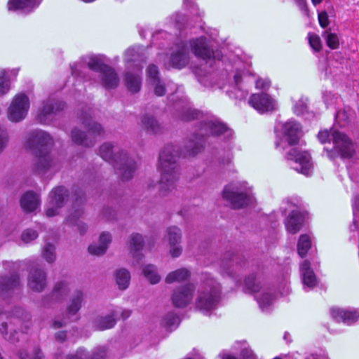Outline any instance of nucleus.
<instances>
[{
    "label": "nucleus",
    "instance_id": "obj_53",
    "mask_svg": "<svg viewBox=\"0 0 359 359\" xmlns=\"http://www.w3.org/2000/svg\"><path fill=\"white\" fill-rule=\"evenodd\" d=\"M153 85L155 86L154 87V93L157 96H162L165 93V87L163 84L161 83L159 79L157 80V81L151 82Z\"/></svg>",
    "mask_w": 359,
    "mask_h": 359
},
{
    "label": "nucleus",
    "instance_id": "obj_39",
    "mask_svg": "<svg viewBox=\"0 0 359 359\" xmlns=\"http://www.w3.org/2000/svg\"><path fill=\"white\" fill-rule=\"evenodd\" d=\"M311 247V241L307 235H302L299 237L298 244H297V250L299 255L303 257L306 256L308 250Z\"/></svg>",
    "mask_w": 359,
    "mask_h": 359
},
{
    "label": "nucleus",
    "instance_id": "obj_12",
    "mask_svg": "<svg viewBox=\"0 0 359 359\" xmlns=\"http://www.w3.org/2000/svg\"><path fill=\"white\" fill-rule=\"evenodd\" d=\"M287 158L293 160L298 164L295 169L306 176L312 175V157L307 151H298L292 149L287 154Z\"/></svg>",
    "mask_w": 359,
    "mask_h": 359
},
{
    "label": "nucleus",
    "instance_id": "obj_4",
    "mask_svg": "<svg viewBox=\"0 0 359 359\" xmlns=\"http://www.w3.org/2000/svg\"><path fill=\"white\" fill-rule=\"evenodd\" d=\"M220 299V284L210 275H203L196 299V307L203 311L213 310L217 306Z\"/></svg>",
    "mask_w": 359,
    "mask_h": 359
},
{
    "label": "nucleus",
    "instance_id": "obj_46",
    "mask_svg": "<svg viewBox=\"0 0 359 359\" xmlns=\"http://www.w3.org/2000/svg\"><path fill=\"white\" fill-rule=\"evenodd\" d=\"M245 285L246 287L252 292H257L261 288L259 283L256 282L254 276L247 277L245 280Z\"/></svg>",
    "mask_w": 359,
    "mask_h": 359
},
{
    "label": "nucleus",
    "instance_id": "obj_63",
    "mask_svg": "<svg viewBox=\"0 0 359 359\" xmlns=\"http://www.w3.org/2000/svg\"><path fill=\"white\" fill-rule=\"evenodd\" d=\"M131 315V311L128 310V309H123L121 312V318L123 320H126L128 318H129Z\"/></svg>",
    "mask_w": 359,
    "mask_h": 359
},
{
    "label": "nucleus",
    "instance_id": "obj_40",
    "mask_svg": "<svg viewBox=\"0 0 359 359\" xmlns=\"http://www.w3.org/2000/svg\"><path fill=\"white\" fill-rule=\"evenodd\" d=\"M142 125L145 129L151 133H157L160 131L161 127L158 123L151 116H144L142 118Z\"/></svg>",
    "mask_w": 359,
    "mask_h": 359
},
{
    "label": "nucleus",
    "instance_id": "obj_43",
    "mask_svg": "<svg viewBox=\"0 0 359 359\" xmlns=\"http://www.w3.org/2000/svg\"><path fill=\"white\" fill-rule=\"evenodd\" d=\"M256 299L262 310L266 309L274 299L273 295L268 292L263 293L259 296H256Z\"/></svg>",
    "mask_w": 359,
    "mask_h": 359
},
{
    "label": "nucleus",
    "instance_id": "obj_25",
    "mask_svg": "<svg viewBox=\"0 0 359 359\" xmlns=\"http://www.w3.org/2000/svg\"><path fill=\"white\" fill-rule=\"evenodd\" d=\"M304 222L302 213L299 211H292L285 219V226L288 233L294 234L302 228Z\"/></svg>",
    "mask_w": 359,
    "mask_h": 359
},
{
    "label": "nucleus",
    "instance_id": "obj_21",
    "mask_svg": "<svg viewBox=\"0 0 359 359\" xmlns=\"http://www.w3.org/2000/svg\"><path fill=\"white\" fill-rule=\"evenodd\" d=\"M330 315L337 322H343L346 325H351L359 318V313L356 310L344 309L338 307L330 309Z\"/></svg>",
    "mask_w": 359,
    "mask_h": 359
},
{
    "label": "nucleus",
    "instance_id": "obj_6",
    "mask_svg": "<svg viewBox=\"0 0 359 359\" xmlns=\"http://www.w3.org/2000/svg\"><path fill=\"white\" fill-rule=\"evenodd\" d=\"M277 135L278 138L275 142L276 148L285 149L288 146L297 144L303 133L297 121L288 120L280 123V128Z\"/></svg>",
    "mask_w": 359,
    "mask_h": 359
},
{
    "label": "nucleus",
    "instance_id": "obj_14",
    "mask_svg": "<svg viewBox=\"0 0 359 359\" xmlns=\"http://www.w3.org/2000/svg\"><path fill=\"white\" fill-rule=\"evenodd\" d=\"M72 205L70 211V215L67 218V222L70 224H76L81 233L86 231V226L81 223H77L78 219L83 215V204L84 203V197L83 194L80 191L75 193L72 196Z\"/></svg>",
    "mask_w": 359,
    "mask_h": 359
},
{
    "label": "nucleus",
    "instance_id": "obj_45",
    "mask_svg": "<svg viewBox=\"0 0 359 359\" xmlns=\"http://www.w3.org/2000/svg\"><path fill=\"white\" fill-rule=\"evenodd\" d=\"M5 70H0V96L7 93L10 89L9 81Z\"/></svg>",
    "mask_w": 359,
    "mask_h": 359
},
{
    "label": "nucleus",
    "instance_id": "obj_22",
    "mask_svg": "<svg viewBox=\"0 0 359 359\" xmlns=\"http://www.w3.org/2000/svg\"><path fill=\"white\" fill-rule=\"evenodd\" d=\"M28 287L33 291L41 292L46 286V276L43 271L33 269L28 276Z\"/></svg>",
    "mask_w": 359,
    "mask_h": 359
},
{
    "label": "nucleus",
    "instance_id": "obj_60",
    "mask_svg": "<svg viewBox=\"0 0 359 359\" xmlns=\"http://www.w3.org/2000/svg\"><path fill=\"white\" fill-rule=\"evenodd\" d=\"M330 137V134L327 131H320L318 133V138L321 143H325Z\"/></svg>",
    "mask_w": 359,
    "mask_h": 359
},
{
    "label": "nucleus",
    "instance_id": "obj_48",
    "mask_svg": "<svg viewBox=\"0 0 359 359\" xmlns=\"http://www.w3.org/2000/svg\"><path fill=\"white\" fill-rule=\"evenodd\" d=\"M179 323V318L172 314L168 315L164 319L165 325L169 328L176 327Z\"/></svg>",
    "mask_w": 359,
    "mask_h": 359
},
{
    "label": "nucleus",
    "instance_id": "obj_7",
    "mask_svg": "<svg viewBox=\"0 0 359 359\" xmlns=\"http://www.w3.org/2000/svg\"><path fill=\"white\" fill-rule=\"evenodd\" d=\"M250 193L246 182L232 183L224 188L223 197L231 203L233 208L236 209L248 204Z\"/></svg>",
    "mask_w": 359,
    "mask_h": 359
},
{
    "label": "nucleus",
    "instance_id": "obj_32",
    "mask_svg": "<svg viewBox=\"0 0 359 359\" xmlns=\"http://www.w3.org/2000/svg\"><path fill=\"white\" fill-rule=\"evenodd\" d=\"M83 295L82 292L76 291L72 295L69 304L67 308V316L68 318L74 316L81 309Z\"/></svg>",
    "mask_w": 359,
    "mask_h": 359
},
{
    "label": "nucleus",
    "instance_id": "obj_58",
    "mask_svg": "<svg viewBox=\"0 0 359 359\" xmlns=\"http://www.w3.org/2000/svg\"><path fill=\"white\" fill-rule=\"evenodd\" d=\"M242 359H256V356L252 350L245 348L241 352Z\"/></svg>",
    "mask_w": 359,
    "mask_h": 359
},
{
    "label": "nucleus",
    "instance_id": "obj_37",
    "mask_svg": "<svg viewBox=\"0 0 359 359\" xmlns=\"http://www.w3.org/2000/svg\"><path fill=\"white\" fill-rule=\"evenodd\" d=\"M143 273L151 284H156L161 280V276L158 274L156 266L152 264L145 266L143 269Z\"/></svg>",
    "mask_w": 359,
    "mask_h": 359
},
{
    "label": "nucleus",
    "instance_id": "obj_29",
    "mask_svg": "<svg viewBox=\"0 0 359 359\" xmlns=\"http://www.w3.org/2000/svg\"><path fill=\"white\" fill-rule=\"evenodd\" d=\"M111 236L109 233H102L99 238V244L90 245L88 247V251L91 255H103L111 243Z\"/></svg>",
    "mask_w": 359,
    "mask_h": 359
},
{
    "label": "nucleus",
    "instance_id": "obj_50",
    "mask_svg": "<svg viewBox=\"0 0 359 359\" xmlns=\"http://www.w3.org/2000/svg\"><path fill=\"white\" fill-rule=\"evenodd\" d=\"M38 236V233L36 231L32 229L25 230L22 234V240L25 243H29L33 240L36 239Z\"/></svg>",
    "mask_w": 359,
    "mask_h": 359
},
{
    "label": "nucleus",
    "instance_id": "obj_42",
    "mask_svg": "<svg viewBox=\"0 0 359 359\" xmlns=\"http://www.w3.org/2000/svg\"><path fill=\"white\" fill-rule=\"evenodd\" d=\"M323 36L325 38L327 46L331 49H337L339 47V38L336 34L329 32L326 30Z\"/></svg>",
    "mask_w": 359,
    "mask_h": 359
},
{
    "label": "nucleus",
    "instance_id": "obj_62",
    "mask_svg": "<svg viewBox=\"0 0 359 359\" xmlns=\"http://www.w3.org/2000/svg\"><path fill=\"white\" fill-rule=\"evenodd\" d=\"M202 147H203V144L201 142H197L195 147L191 149L189 155H194V154H197L201 150V149Z\"/></svg>",
    "mask_w": 359,
    "mask_h": 359
},
{
    "label": "nucleus",
    "instance_id": "obj_5",
    "mask_svg": "<svg viewBox=\"0 0 359 359\" xmlns=\"http://www.w3.org/2000/svg\"><path fill=\"white\" fill-rule=\"evenodd\" d=\"M90 69L98 72L101 84L107 89L115 88L119 83V79L115 71L103 62L100 56H90L85 61Z\"/></svg>",
    "mask_w": 359,
    "mask_h": 359
},
{
    "label": "nucleus",
    "instance_id": "obj_30",
    "mask_svg": "<svg viewBox=\"0 0 359 359\" xmlns=\"http://www.w3.org/2000/svg\"><path fill=\"white\" fill-rule=\"evenodd\" d=\"M300 269L304 287H306L309 290L313 289L314 286V278L313 271L311 268V263L307 260L304 261Z\"/></svg>",
    "mask_w": 359,
    "mask_h": 359
},
{
    "label": "nucleus",
    "instance_id": "obj_18",
    "mask_svg": "<svg viewBox=\"0 0 359 359\" xmlns=\"http://www.w3.org/2000/svg\"><path fill=\"white\" fill-rule=\"evenodd\" d=\"M65 104L61 102H55L49 100L43 105L37 115V120L43 124H48L51 121L52 115L57 111L62 110Z\"/></svg>",
    "mask_w": 359,
    "mask_h": 359
},
{
    "label": "nucleus",
    "instance_id": "obj_59",
    "mask_svg": "<svg viewBox=\"0 0 359 359\" xmlns=\"http://www.w3.org/2000/svg\"><path fill=\"white\" fill-rule=\"evenodd\" d=\"M104 356L105 349L104 348H100L95 353H94L91 359H104Z\"/></svg>",
    "mask_w": 359,
    "mask_h": 359
},
{
    "label": "nucleus",
    "instance_id": "obj_24",
    "mask_svg": "<svg viewBox=\"0 0 359 359\" xmlns=\"http://www.w3.org/2000/svg\"><path fill=\"white\" fill-rule=\"evenodd\" d=\"M128 244L130 253L135 259V262H133V264L134 266L139 264L143 257L142 255L140 253L144 244L142 236L139 233L132 234L130 236Z\"/></svg>",
    "mask_w": 359,
    "mask_h": 359
},
{
    "label": "nucleus",
    "instance_id": "obj_17",
    "mask_svg": "<svg viewBox=\"0 0 359 359\" xmlns=\"http://www.w3.org/2000/svg\"><path fill=\"white\" fill-rule=\"evenodd\" d=\"M18 323H20L19 319L11 318L6 313L0 312V333L4 339L12 342L18 339V337H15L17 332L13 325Z\"/></svg>",
    "mask_w": 359,
    "mask_h": 359
},
{
    "label": "nucleus",
    "instance_id": "obj_2",
    "mask_svg": "<svg viewBox=\"0 0 359 359\" xmlns=\"http://www.w3.org/2000/svg\"><path fill=\"white\" fill-rule=\"evenodd\" d=\"M178 151L173 145L165 146L159 155L160 191L163 194L172 191L179 178L176 159Z\"/></svg>",
    "mask_w": 359,
    "mask_h": 359
},
{
    "label": "nucleus",
    "instance_id": "obj_15",
    "mask_svg": "<svg viewBox=\"0 0 359 359\" xmlns=\"http://www.w3.org/2000/svg\"><path fill=\"white\" fill-rule=\"evenodd\" d=\"M249 104L260 113L272 111L276 109L277 103L269 95L256 93L250 96Z\"/></svg>",
    "mask_w": 359,
    "mask_h": 359
},
{
    "label": "nucleus",
    "instance_id": "obj_19",
    "mask_svg": "<svg viewBox=\"0 0 359 359\" xmlns=\"http://www.w3.org/2000/svg\"><path fill=\"white\" fill-rule=\"evenodd\" d=\"M189 46L194 55L197 57L204 60L219 57L218 53L215 55V53L209 49L206 39L204 37L191 40L189 41Z\"/></svg>",
    "mask_w": 359,
    "mask_h": 359
},
{
    "label": "nucleus",
    "instance_id": "obj_44",
    "mask_svg": "<svg viewBox=\"0 0 359 359\" xmlns=\"http://www.w3.org/2000/svg\"><path fill=\"white\" fill-rule=\"evenodd\" d=\"M42 255L48 262H53L55 259V247L50 243L46 244L43 249Z\"/></svg>",
    "mask_w": 359,
    "mask_h": 359
},
{
    "label": "nucleus",
    "instance_id": "obj_64",
    "mask_svg": "<svg viewBox=\"0 0 359 359\" xmlns=\"http://www.w3.org/2000/svg\"><path fill=\"white\" fill-rule=\"evenodd\" d=\"M55 338L60 341H62L65 339L66 338V333L64 332H57L56 334H55Z\"/></svg>",
    "mask_w": 359,
    "mask_h": 359
},
{
    "label": "nucleus",
    "instance_id": "obj_49",
    "mask_svg": "<svg viewBox=\"0 0 359 359\" xmlns=\"http://www.w3.org/2000/svg\"><path fill=\"white\" fill-rule=\"evenodd\" d=\"M147 76L149 77L150 82H152V81L156 82V81H157L158 79H159L158 77V67L156 65H149L147 68Z\"/></svg>",
    "mask_w": 359,
    "mask_h": 359
},
{
    "label": "nucleus",
    "instance_id": "obj_11",
    "mask_svg": "<svg viewBox=\"0 0 359 359\" xmlns=\"http://www.w3.org/2000/svg\"><path fill=\"white\" fill-rule=\"evenodd\" d=\"M67 190L62 187L53 189L50 194L46 210L47 217H53L58 213V210L63 206L65 202L68 199Z\"/></svg>",
    "mask_w": 359,
    "mask_h": 359
},
{
    "label": "nucleus",
    "instance_id": "obj_57",
    "mask_svg": "<svg viewBox=\"0 0 359 359\" xmlns=\"http://www.w3.org/2000/svg\"><path fill=\"white\" fill-rule=\"evenodd\" d=\"M294 1L297 2L299 9L302 11L303 14L306 17L309 18L310 17L309 11L308 10L307 6L306 5V4L304 2V0H294Z\"/></svg>",
    "mask_w": 359,
    "mask_h": 359
},
{
    "label": "nucleus",
    "instance_id": "obj_51",
    "mask_svg": "<svg viewBox=\"0 0 359 359\" xmlns=\"http://www.w3.org/2000/svg\"><path fill=\"white\" fill-rule=\"evenodd\" d=\"M8 142V136L6 130L0 126V154L7 146Z\"/></svg>",
    "mask_w": 359,
    "mask_h": 359
},
{
    "label": "nucleus",
    "instance_id": "obj_41",
    "mask_svg": "<svg viewBox=\"0 0 359 359\" xmlns=\"http://www.w3.org/2000/svg\"><path fill=\"white\" fill-rule=\"evenodd\" d=\"M353 213V224L350 226L351 231H355L359 224V194L354 196L352 201Z\"/></svg>",
    "mask_w": 359,
    "mask_h": 359
},
{
    "label": "nucleus",
    "instance_id": "obj_31",
    "mask_svg": "<svg viewBox=\"0 0 359 359\" xmlns=\"http://www.w3.org/2000/svg\"><path fill=\"white\" fill-rule=\"evenodd\" d=\"M69 292V285L65 280L57 282L53 290L51 299L55 302L63 300Z\"/></svg>",
    "mask_w": 359,
    "mask_h": 359
},
{
    "label": "nucleus",
    "instance_id": "obj_27",
    "mask_svg": "<svg viewBox=\"0 0 359 359\" xmlns=\"http://www.w3.org/2000/svg\"><path fill=\"white\" fill-rule=\"evenodd\" d=\"M39 0H10L8 7L9 11L22 10L29 13L39 4Z\"/></svg>",
    "mask_w": 359,
    "mask_h": 359
},
{
    "label": "nucleus",
    "instance_id": "obj_36",
    "mask_svg": "<svg viewBox=\"0 0 359 359\" xmlns=\"http://www.w3.org/2000/svg\"><path fill=\"white\" fill-rule=\"evenodd\" d=\"M115 280L119 289L126 290L128 287L130 280V272L125 269L117 270L115 274Z\"/></svg>",
    "mask_w": 359,
    "mask_h": 359
},
{
    "label": "nucleus",
    "instance_id": "obj_8",
    "mask_svg": "<svg viewBox=\"0 0 359 359\" xmlns=\"http://www.w3.org/2000/svg\"><path fill=\"white\" fill-rule=\"evenodd\" d=\"M83 124L88 129L87 134H84L78 129L72 131V139L74 142L84 147H92L95 142V137L104 133L100 124L93 122L90 117H85Z\"/></svg>",
    "mask_w": 359,
    "mask_h": 359
},
{
    "label": "nucleus",
    "instance_id": "obj_52",
    "mask_svg": "<svg viewBox=\"0 0 359 359\" xmlns=\"http://www.w3.org/2000/svg\"><path fill=\"white\" fill-rule=\"evenodd\" d=\"M318 20L319 25L323 28H326L329 24V17L326 11H320L318 14Z\"/></svg>",
    "mask_w": 359,
    "mask_h": 359
},
{
    "label": "nucleus",
    "instance_id": "obj_16",
    "mask_svg": "<svg viewBox=\"0 0 359 359\" xmlns=\"http://www.w3.org/2000/svg\"><path fill=\"white\" fill-rule=\"evenodd\" d=\"M165 238L168 242L169 253L171 257L173 258L180 257L182 252V248L180 245L182 239L180 229L175 226L168 227Z\"/></svg>",
    "mask_w": 359,
    "mask_h": 359
},
{
    "label": "nucleus",
    "instance_id": "obj_10",
    "mask_svg": "<svg viewBox=\"0 0 359 359\" xmlns=\"http://www.w3.org/2000/svg\"><path fill=\"white\" fill-rule=\"evenodd\" d=\"M335 151L341 158H350L355 152V147L352 140L344 133L333 130L331 134Z\"/></svg>",
    "mask_w": 359,
    "mask_h": 359
},
{
    "label": "nucleus",
    "instance_id": "obj_56",
    "mask_svg": "<svg viewBox=\"0 0 359 359\" xmlns=\"http://www.w3.org/2000/svg\"><path fill=\"white\" fill-rule=\"evenodd\" d=\"M21 359H42L43 358V354L41 351L36 348L34 350L33 354L32 356H29L28 355H24L23 353H21Z\"/></svg>",
    "mask_w": 359,
    "mask_h": 359
},
{
    "label": "nucleus",
    "instance_id": "obj_1",
    "mask_svg": "<svg viewBox=\"0 0 359 359\" xmlns=\"http://www.w3.org/2000/svg\"><path fill=\"white\" fill-rule=\"evenodd\" d=\"M27 147L35 150L36 158L34 169L39 173L58 169L57 162L50 154L53 145L50 136L43 131H36L27 142Z\"/></svg>",
    "mask_w": 359,
    "mask_h": 359
},
{
    "label": "nucleus",
    "instance_id": "obj_23",
    "mask_svg": "<svg viewBox=\"0 0 359 359\" xmlns=\"http://www.w3.org/2000/svg\"><path fill=\"white\" fill-rule=\"evenodd\" d=\"M226 130V127L220 122L215 120H208L201 123L198 135L200 136L219 135Z\"/></svg>",
    "mask_w": 359,
    "mask_h": 359
},
{
    "label": "nucleus",
    "instance_id": "obj_54",
    "mask_svg": "<svg viewBox=\"0 0 359 359\" xmlns=\"http://www.w3.org/2000/svg\"><path fill=\"white\" fill-rule=\"evenodd\" d=\"M256 88L258 89L266 90L269 88L271 82L266 79H258L255 83Z\"/></svg>",
    "mask_w": 359,
    "mask_h": 359
},
{
    "label": "nucleus",
    "instance_id": "obj_34",
    "mask_svg": "<svg viewBox=\"0 0 359 359\" xmlns=\"http://www.w3.org/2000/svg\"><path fill=\"white\" fill-rule=\"evenodd\" d=\"M191 276L190 271L186 268H181L170 272L165 277V282L168 284L175 282L187 280Z\"/></svg>",
    "mask_w": 359,
    "mask_h": 359
},
{
    "label": "nucleus",
    "instance_id": "obj_61",
    "mask_svg": "<svg viewBox=\"0 0 359 359\" xmlns=\"http://www.w3.org/2000/svg\"><path fill=\"white\" fill-rule=\"evenodd\" d=\"M83 355H84V350L79 349L75 355L69 356L67 359H81L82 356Z\"/></svg>",
    "mask_w": 359,
    "mask_h": 359
},
{
    "label": "nucleus",
    "instance_id": "obj_38",
    "mask_svg": "<svg viewBox=\"0 0 359 359\" xmlns=\"http://www.w3.org/2000/svg\"><path fill=\"white\" fill-rule=\"evenodd\" d=\"M125 56L126 61L128 63V67L130 66L131 62L144 61L139 48L137 49L134 48H128L126 52Z\"/></svg>",
    "mask_w": 359,
    "mask_h": 359
},
{
    "label": "nucleus",
    "instance_id": "obj_28",
    "mask_svg": "<svg viewBox=\"0 0 359 359\" xmlns=\"http://www.w3.org/2000/svg\"><path fill=\"white\" fill-rule=\"evenodd\" d=\"M39 204V196L32 191L26 192L20 199V205L25 212H30L35 210Z\"/></svg>",
    "mask_w": 359,
    "mask_h": 359
},
{
    "label": "nucleus",
    "instance_id": "obj_26",
    "mask_svg": "<svg viewBox=\"0 0 359 359\" xmlns=\"http://www.w3.org/2000/svg\"><path fill=\"white\" fill-rule=\"evenodd\" d=\"M120 312L119 310H114L108 316L96 318L93 321L94 327L97 330H104L113 327L116 324L115 317Z\"/></svg>",
    "mask_w": 359,
    "mask_h": 359
},
{
    "label": "nucleus",
    "instance_id": "obj_55",
    "mask_svg": "<svg viewBox=\"0 0 359 359\" xmlns=\"http://www.w3.org/2000/svg\"><path fill=\"white\" fill-rule=\"evenodd\" d=\"M236 261H235V259L233 258L229 263V262L226 261V260H223L222 261V267L223 269V270L224 271V272L229 275H232V271H230V269L231 267H234V264H235Z\"/></svg>",
    "mask_w": 359,
    "mask_h": 359
},
{
    "label": "nucleus",
    "instance_id": "obj_3",
    "mask_svg": "<svg viewBox=\"0 0 359 359\" xmlns=\"http://www.w3.org/2000/svg\"><path fill=\"white\" fill-rule=\"evenodd\" d=\"M100 155L114 166L122 180H128L132 178L137 168L136 163L129 158L126 153L121 151L117 146L110 143L103 144L100 148Z\"/></svg>",
    "mask_w": 359,
    "mask_h": 359
},
{
    "label": "nucleus",
    "instance_id": "obj_33",
    "mask_svg": "<svg viewBox=\"0 0 359 359\" xmlns=\"http://www.w3.org/2000/svg\"><path fill=\"white\" fill-rule=\"evenodd\" d=\"M20 285L19 277L17 275H12L9 278L2 277L0 278V294L17 288Z\"/></svg>",
    "mask_w": 359,
    "mask_h": 359
},
{
    "label": "nucleus",
    "instance_id": "obj_9",
    "mask_svg": "<svg viewBox=\"0 0 359 359\" xmlns=\"http://www.w3.org/2000/svg\"><path fill=\"white\" fill-rule=\"evenodd\" d=\"M29 101L25 94H18L13 100L8 108V117L13 122H19L27 116Z\"/></svg>",
    "mask_w": 359,
    "mask_h": 359
},
{
    "label": "nucleus",
    "instance_id": "obj_35",
    "mask_svg": "<svg viewBox=\"0 0 359 359\" xmlns=\"http://www.w3.org/2000/svg\"><path fill=\"white\" fill-rule=\"evenodd\" d=\"M125 83L128 90L132 93H137L141 88V77L138 74L126 73Z\"/></svg>",
    "mask_w": 359,
    "mask_h": 359
},
{
    "label": "nucleus",
    "instance_id": "obj_47",
    "mask_svg": "<svg viewBox=\"0 0 359 359\" xmlns=\"http://www.w3.org/2000/svg\"><path fill=\"white\" fill-rule=\"evenodd\" d=\"M307 110V99L301 98L294 107V112L297 114H303Z\"/></svg>",
    "mask_w": 359,
    "mask_h": 359
},
{
    "label": "nucleus",
    "instance_id": "obj_20",
    "mask_svg": "<svg viewBox=\"0 0 359 359\" xmlns=\"http://www.w3.org/2000/svg\"><path fill=\"white\" fill-rule=\"evenodd\" d=\"M189 61L188 48L184 43L177 46L172 52L170 57V65L177 69L184 67Z\"/></svg>",
    "mask_w": 359,
    "mask_h": 359
},
{
    "label": "nucleus",
    "instance_id": "obj_13",
    "mask_svg": "<svg viewBox=\"0 0 359 359\" xmlns=\"http://www.w3.org/2000/svg\"><path fill=\"white\" fill-rule=\"evenodd\" d=\"M195 290V285L192 283L176 287L171 297L173 305L178 308L187 306L192 301Z\"/></svg>",
    "mask_w": 359,
    "mask_h": 359
}]
</instances>
